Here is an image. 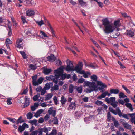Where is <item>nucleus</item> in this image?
<instances>
[{
    "mask_svg": "<svg viewBox=\"0 0 135 135\" xmlns=\"http://www.w3.org/2000/svg\"><path fill=\"white\" fill-rule=\"evenodd\" d=\"M102 21L103 25L104 26L103 31L106 34H109L112 32L115 28H118L120 26V22L119 20L115 21L114 25L111 23L107 18L103 20Z\"/></svg>",
    "mask_w": 135,
    "mask_h": 135,
    "instance_id": "1",
    "label": "nucleus"
},
{
    "mask_svg": "<svg viewBox=\"0 0 135 135\" xmlns=\"http://www.w3.org/2000/svg\"><path fill=\"white\" fill-rule=\"evenodd\" d=\"M64 68V66H61L57 70H55V76L56 79H58L60 78L59 80L61 79L62 80L65 79L66 76V74H62L63 69Z\"/></svg>",
    "mask_w": 135,
    "mask_h": 135,
    "instance_id": "2",
    "label": "nucleus"
},
{
    "mask_svg": "<svg viewBox=\"0 0 135 135\" xmlns=\"http://www.w3.org/2000/svg\"><path fill=\"white\" fill-rule=\"evenodd\" d=\"M84 85L88 87V88L86 89V92L90 93L95 90L97 88L95 82H84Z\"/></svg>",
    "mask_w": 135,
    "mask_h": 135,
    "instance_id": "3",
    "label": "nucleus"
},
{
    "mask_svg": "<svg viewBox=\"0 0 135 135\" xmlns=\"http://www.w3.org/2000/svg\"><path fill=\"white\" fill-rule=\"evenodd\" d=\"M67 66L66 68V70L67 71H74V67L72 62L70 60L67 61Z\"/></svg>",
    "mask_w": 135,
    "mask_h": 135,
    "instance_id": "4",
    "label": "nucleus"
},
{
    "mask_svg": "<svg viewBox=\"0 0 135 135\" xmlns=\"http://www.w3.org/2000/svg\"><path fill=\"white\" fill-rule=\"evenodd\" d=\"M83 66L82 63L81 62H79L78 65L74 68V71L75 70L77 72L80 74V72L82 71L81 70Z\"/></svg>",
    "mask_w": 135,
    "mask_h": 135,
    "instance_id": "5",
    "label": "nucleus"
},
{
    "mask_svg": "<svg viewBox=\"0 0 135 135\" xmlns=\"http://www.w3.org/2000/svg\"><path fill=\"white\" fill-rule=\"evenodd\" d=\"M97 84L100 86L98 88L99 89L102 91L104 90V88L107 87V86L105 84H104L101 81H97Z\"/></svg>",
    "mask_w": 135,
    "mask_h": 135,
    "instance_id": "6",
    "label": "nucleus"
},
{
    "mask_svg": "<svg viewBox=\"0 0 135 135\" xmlns=\"http://www.w3.org/2000/svg\"><path fill=\"white\" fill-rule=\"evenodd\" d=\"M23 42V40L21 39H18L17 40L16 44V47L19 48H22V49Z\"/></svg>",
    "mask_w": 135,
    "mask_h": 135,
    "instance_id": "7",
    "label": "nucleus"
},
{
    "mask_svg": "<svg viewBox=\"0 0 135 135\" xmlns=\"http://www.w3.org/2000/svg\"><path fill=\"white\" fill-rule=\"evenodd\" d=\"M30 132L28 131L24 132L23 135H34V127L33 125L30 129Z\"/></svg>",
    "mask_w": 135,
    "mask_h": 135,
    "instance_id": "8",
    "label": "nucleus"
},
{
    "mask_svg": "<svg viewBox=\"0 0 135 135\" xmlns=\"http://www.w3.org/2000/svg\"><path fill=\"white\" fill-rule=\"evenodd\" d=\"M46 79L49 80V81L52 80L53 82L56 83V84H57V79L55 78V76H54L52 75H51L49 77H46Z\"/></svg>",
    "mask_w": 135,
    "mask_h": 135,
    "instance_id": "9",
    "label": "nucleus"
},
{
    "mask_svg": "<svg viewBox=\"0 0 135 135\" xmlns=\"http://www.w3.org/2000/svg\"><path fill=\"white\" fill-rule=\"evenodd\" d=\"M25 103L23 105V107H22L23 108L28 106L30 104L29 98L27 96H25Z\"/></svg>",
    "mask_w": 135,
    "mask_h": 135,
    "instance_id": "10",
    "label": "nucleus"
},
{
    "mask_svg": "<svg viewBox=\"0 0 135 135\" xmlns=\"http://www.w3.org/2000/svg\"><path fill=\"white\" fill-rule=\"evenodd\" d=\"M44 79L42 77L40 78L37 81L34 80V86L38 85L43 81Z\"/></svg>",
    "mask_w": 135,
    "mask_h": 135,
    "instance_id": "11",
    "label": "nucleus"
},
{
    "mask_svg": "<svg viewBox=\"0 0 135 135\" xmlns=\"http://www.w3.org/2000/svg\"><path fill=\"white\" fill-rule=\"evenodd\" d=\"M76 104L75 102H71L69 104L68 107V109L70 110H71L73 109H75L76 107Z\"/></svg>",
    "mask_w": 135,
    "mask_h": 135,
    "instance_id": "12",
    "label": "nucleus"
},
{
    "mask_svg": "<svg viewBox=\"0 0 135 135\" xmlns=\"http://www.w3.org/2000/svg\"><path fill=\"white\" fill-rule=\"evenodd\" d=\"M53 107H51L48 110V113L49 114H51L53 116L56 115V111L52 109Z\"/></svg>",
    "mask_w": 135,
    "mask_h": 135,
    "instance_id": "13",
    "label": "nucleus"
},
{
    "mask_svg": "<svg viewBox=\"0 0 135 135\" xmlns=\"http://www.w3.org/2000/svg\"><path fill=\"white\" fill-rule=\"evenodd\" d=\"M125 34L129 37H132L134 36V32L130 30H127Z\"/></svg>",
    "mask_w": 135,
    "mask_h": 135,
    "instance_id": "14",
    "label": "nucleus"
},
{
    "mask_svg": "<svg viewBox=\"0 0 135 135\" xmlns=\"http://www.w3.org/2000/svg\"><path fill=\"white\" fill-rule=\"evenodd\" d=\"M47 59L49 61L53 62L55 61L56 58L53 55L51 54L48 57Z\"/></svg>",
    "mask_w": 135,
    "mask_h": 135,
    "instance_id": "15",
    "label": "nucleus"
},
{
    "mask_svg": "<svg viewBox=\"0 0 135 135\" xmlns=\"http://www.w3.org/2000/svg\"><path fill=\"white\" fill-rule=\"evenodd\" d=\"M44 110L43 109H41L39 110L38 111L36 112L34 115V116L36 117H37L39 116L43 112Z\"/></svg>",
    "mask_w": 135,
    "mask_h": 135,
    "instance_id": "16",
    "label": "nucleus"
},
{
    "mask_svg": "<svg viewBox=\"0 0 135 135\" xmlns=\"http://www.w3.org/2000/svg\"><path fill=\"white\" fill-rule=\"evenodd\" d=\"M42 128H39L37 130L34 131V135H36L37 134L38 135H42Z\"/></svg>",
    "mask_w": 135,
    "mask_h": 135,
    "instance_id": "17",
    "label": "nucleus"
},
{
    "mask_svg": "<svg viewBox=\"0 0 135 135\" xmlns=\"http://www.w3.org/2000/svg\"><path fill=\"white\" fill-rule=\"evenodd\" d=\"M52 83L50 82L47 83L45 84L44 88L46 90H48L50 88L51 86L52 85Z\"/></svg>",
    "mask_w": 135,
    "mask_h": 135,
    "instance_id": "18",
    "label": "nucleus"
},
{
    "mask_svg": "<svg viewBox=\"0 0 135 135\" xmlns=\"http://www.w3.org/2000/svg\"><path fill=\"white\" fill-rule=\"evenodd\" d=\"M26 15L27 16H31L34 15L33 10H28L26 11Z\"/></svg>",
    "mask_w": 135,
    "mask_h": 135,
    "instance_id": "19",
    "label": "nucleus"
},
{
    "mask_svg": "<svg viewBox=\"0 0 135 135\" xmlns=\"http://www.w3.org/2000/svg\"><path fill=\"white\" fill-rule=\"evenodd\" d=\"M52 71L51 69H48L47 68H45L43 71V72L45 74H49Z\"/></svg>",
    "mask_w": 135,
    "mask_h": 135,
    "instance_id": "20",
    "label": "nucleus"
},
{
    "mask_svg": "<svg viewBox=\"0 0 135 135\" xmlns=\"http://www.w3.org/2000/svg\"><path fill=\"white\" fill-rule=\"evenodd\" d=\"M110 92H111V93L114 94H118L119 92V90L117 89H111L110 90Z\"/></svg>",
    "mask_w": 135,
    "mask_h": 135,
    "instance_id": "21",
    "label": "nucleus"
},
{
    "mask_svg": "<svg viewBox=\"0 0 135 135\" xmlns=\"http://www.w3.org/2000/svg\"><path fill=\"white\" fill-rule=\"evenodd\" d=\"M80 74H83V76L85 78H88V75H90V74L89 72H87L85 73L83 71H82L80 72Z\"/></svg>",
    "mask_w": 135,
    "mask_h": 135,
    "instance_id": "22",
    "label": "nucleus"
},
{
    "mask_svg": "<svg viewBox=\"0 0 135 135\" xmlns=\"http://www.w3.org/2000/svg\"><path fill=\"white\" fill-rule=\"evenodd\" d=\"M58 89V85L57 84H55L51 88V91H53L54 90H57Z\"/></svg>",
    "mask_w": 135,
    "mask_h": 135,
    "instance_id": "23",
    "label": "nucleus"
},
{
    "mask_svg": "<svg viewBox=\"0 0 135 135\" xmlns=\"http://www.w3.org/2000/svg\"><path fill=\"white\" fill-rule=\"evenodd\" d=\"M53 94L51 93L48 94L45 97V100H48L51 98L52 97Z\"/></svg>",
    "mask_w": 135,
    "mask_h": 135,
    "instance_id": "24",
    "label": "nucleus"
},
{
    "mask_svg": "<svg viewBox=\"0 0 135 135\" xmlns=\"http://www.w3.org/2000/svg\"><path fill=\"white\" fill-rule=\"evenodd\" d=\"M67 101L66 98L64 96H62L61 98L60 102L62 104H65Z\"/></svg>",
    "mask_w": 135,
    "mask_h": 135,
    "instance_id": "25",
    "label": "nucleus"
},
{
    "mask_svg": "<svg viewBox=\"0 0 135 135\" xmlns=\"http://www.w3.org/2000/svg\"><path fill=\"white\" fill-rule=\"evenodd\" d=\"M124 128L128 129H131V126L126 122L123 125Z\"/></svg>",
    "mask_w": 135,
    "mask_h": 135,
    "instance_id": "26",
    "label": "nucleus"
},
{
    "mask_svg": "<svg viewBox=\"0 0 135 135\" xmlns=\"http://www.w3.org/2000/svg\"><path fill=\"white\" fill-rule=\"evenodd\" d=\"M126 106L127 107L129 108V109L131 111H132L133 109L132 107V105L130 103H126L125 104Z\"/></svg>",
    "mask_w": 135,
    "mask_h": 135,
    "instance_id": "27",
    "label": "nucleus"
},
{
    "mask_svg": "<svg viewBox=\"0 0 135 135\" xmlns=\"http://www.w3.org/2000/svg\"><path fill=\"white\" fill-rule=\"evenodd\" d=\"M33 114L31 112H30L27 114V117L28 119H30L33 117Z\"/></svg>",
    "mask_w": 135,
    "mask_h": 135,
    "instance_id": "28",
    "label": "nucleus"
},
{
    "mask_svg": "<svg viewBox=\"0 0 135 135\" xmlns=\"http://www.w3.org/2000/svg\"><path fill=\"white\" fill-rule=\"evenodd\" d=\"M19 52L21 54L23 59H26L27 58L26 54L25 52L22 51H20Z\"/></svg>",
    "mask_w": 135,
    "mask_h": 135,
    "instance_id": "29",
    "label": "nucleus"
},
{
    "mask_svg": "<svg viewBox=\"0 0 135 135\" xmlns=\"http://www.w3.org/2000/svg\"><path fill=\"white\" fill-rule=\"evenodd\" d=\"M36 22L39 26H41L42 25L45 24V23L43 20H42L40 21H36Z\"/></svg>",
    "mask_w": 135,
    "mask_h": 135,
    "instance_id": "30",
    "label": "nucleus"
},
{
    "mask_svg": "<svg viewBox=\"0 0 135 135\" xmlns=\"http://www.w3.org/2000/svg\"><path fill=\"white\" fill-rule=\"evenodd\" d=\"M116 111L117 113L121 117L122 116V113L120 110L119 108L117 107L116 109Z\"/></svg>",
    "mask_w": 135,
    "mask_h": 135,
    "instance_id": "31",
    "label": "nucleus"
},
{
    "mask_svg": "<svg viewBox=\"0 0 135 135\" xmlns=\"http://www.w3.org/2000/svg\"><path fill=\"white\" fill-rule=\"evenodd\" d=\"M74 86L72 85H70L69 88V92L70 93H72L73 91Z\"/></svg>",
    "mask_w": 135,
    "mask_h": 135,
    "instance_id": "32",
    "label": "nucleus"
},
{
    "mask_svg": "<svg viewBox=\"0 0 135 135\" xmlns=\"http://www.w3.org/2000/svg\"><path fill=\"white\" fill-rule=\"evenodd\" d=\"M119 98L120 99L122 98H123L127 97V96L122 92H120L119 93Z\"/></svg>",
    "mask_w": 135,
    "mask_h": 135,
    "instance_id": "33",
    "label": "nucleus"
},
{
    "mask_svg": "<svg viewBox=\"0 0 135 135\" xmlns=\"http://www.w3.org/2000/svg\"><path fill=\"white\" fill-rule=\"evenodd\" d=\"M25 129L24 127L22 126H19V127L18 128V131L20 132H21L23 131Z\"/></svg>",
    "mask_w": 135,
    "mask_h": 135,
    "instance_id": "34",
    "label": "nucleus"
},
{
    "mask_svg": "<svg viewBox=\"0 0 135 135\" xmlns=\"http://www.w3.org/2000/svg\"><path fill=\"white\" fill-rule=\"evenodd\" d=\"M90 78L93 81H96L97 80V77L95 75H93L92 76H91Z\"/></svg>",
    "mask_w": 135,
    "mask_h": 135,
    "instance_id": "35",
    "label": "nucleus"
},
{
    "mask_svg": "<svg viewBox=\"0 0 135 135\" xmlns=\"http://www.w3.org/2000/svg\"><path fill=\"white\" fill-rule=\"evenodd\" d=\"M76 90L78 92L80 93H81L82 91V87L80 86L77 87L76 88Z\"/></svg>",
    "mask_w": 135,
    "mask_h": 135,
    "instance_id": "36",
    "label": "nucleus"
},
{
    "mask_svg": "<svg viewBox=\"0 0 135 135\" xmlns=\"http://www.w3.org/2000/svg\"><path fill=\"white\" fill-rule=\"evenodd\" d=\"M95 103L97 105L100 106L103 105V102L101 101L97 100L95 102Z\"/></svg>",
    "mask_w": 135,
    "mask_h": 135,
    "instance_id": "37",
    "label": "nucleus"
},
{
    "mask_svg": "<svg viewBox=\"0 0 135 135\" xmlns=\"http://www.w3.org/2000/svg\"><path fill=\"white\" fill-rule=\"evenodd\" d=\"M120 34V33L118 31H117V32L115 34V35H112V37L114 38H117V37Z\"/></svg>",
    "mask_w": 135,
    "mask_h": 135,
    "instance_id": "38",
    "label": "nucleus"
},
{
    "mask_svg": "<svg viewBox=\"0 0 135 135\" xmlns=\"http://www.w3.org/2000/svg\"><path fill=\"white\" fill-rule=\"evenodd\" d=\"M21 18L23 23L24 24L27 22L26 21V18L25 17L22 16L21 17Z\"/></svg>",
    "mask_w": 135,
    "mask_h": 135,
    "instance_id": "39",
    "label": "nucleus"
},
{
    "mask_svg": "<svg viewBox=\"0 0 135 135\" xmlns=\"http://www.w3.org/2000/svg\"><path fill=\"white\" fill-rule=\"evenodd\" d=\"M118 104V103L117 102H114L111 103V105L114 108L116 107Z\"/></svg>",
    "mask_w": 135,
    "mask_h": 135,
    "instance_id": "40",
    "label": "nucleus"
},
{
    "mask_svg": "<svg viewBox=\"0 0 135 135\" xmlns=\"http://www.w3.org/2000/svg\"><path fill=\"white\" fill-rule=\"evenodd\" d=\"M111 117L110 113L109 112H108L107 116V118L108 121H109L111 120Z\"/></svg>",
    "mask_w": 135,
    "mask_h": 135,
    "instance_id": "41",
    "label": "nucleus"
},
{
    "mask_svg": "<svg viewBox=\"0 0 135 135\" xmlns=\"http://www.w3.org/2000/svg\"><path fill=\"white\" fill-rule=\"evenodd\" d=\"M7 119L9 120L11 122H12L13 123H15L16 120L15 119L13 118H7Z\"/></svg>",
    "mask_w": 135,
    "mask_h": 135,
    "instance_id": "42",
    "label": "nucleus"
},
{
    "mask_svg": "<svg viewBox=\"0 0 135 135\" xmlns=\"http://www.w3.org/2000/svg\"><path fill=\"white\" fill-rule=\"evenodd\" d=\"M29 86L30 91V94L31 96H32V90L31 84L30 83H29Z\"/></svg>",
    "mask_w": 135,
    "mask_h": 135,
    "instance_id": "43",
    "label": "nucleus"
},
{
    "mask_svg": "<svg viewBox=\"0 0 135 135\" xmlns=\"http://www.w3.org/2000/svg\"><path fill=\"white\" fill-rule=\"evenodd\" d=\"M12 41L9 38H7L6 40L5 43L6 44H11L12 43Z\"/></svg>",
    "mask_w": 135,
    "mask_h": 135,
    "instance_id": "44",
    "label": "nucleus"
},
{
    "mask_svg": "<svg viewBox=\"0 0 135 135\" xmlns=\"http://www.w3.org/2000/svg\"><path fill=\"white\" fill-rule=\"evenodd\" d=\"M46 90H47L45 89L44 88L43 89L42 88V90H41V91H40L41 92V95H43L45 94L46 92Z\"/></svg>",
    "mask_w": 135,
    "mask_h": 135,
    "instance_id": "45",
    "label": "nucleus"
},
{
    "mask_svg": "<svg viewBox=\"0 0 135 135\" xmlns=\"http://www.w3.org/2000/svg\"><path fill=\"white\" fill-rule=\"evenodd\" d=\"M84 81V79L83 78H81L79 79L78 81V83H82Z\"/></svg>",
    "mask_w": 135,
    "mask_h": 135,
    "instance_id": "46",
    "label": "nucleus"
},
{
    "mask_svg": "<svg viewBox=\"0 0 135 135\" xmlns=\"http://www.w3.org/2000/svg\"><path fill=\"white\" fill-rule=\"evenodd\" d=\"M115 99V97H111L110 98V102L111 103L114 102Z\"/></svg>",
    "mask_w": 135,
    "mask_h": 135,
    "instance_id": "47",
    "label": "nucleus"
},
{
    "mask_svg": "<svg viewBox=\"0 0 135 135\" xmlns=\"http://www.w3.org/2000/svg\"><path fill=\"white\" fill-rule=\"evenodd\" d=\"M40 33L41 35L43 36L44 37H47V35L42 31H40Z\"/></svg>",
    "mask_w": 135,
    "mask_h": 135,
    "instance_id": "48",
    "label": "nucleus"
},
{
    "mask_svg": "<svg viewBox=\"0 0 135 135\" xmlns=\"http://www.w3.org/2000/svg\"><path fill=\"white\" fill-rule=\"evenodd\" d=\"M57 131L56 130H53L50 133L51 135H56L57 133Z\"/></svg>",
    "mask_w": 135,
    "mask_h": 135,
    "instance_id": "49",
    "label": "nucleus"
},
{
    "mask_svg": "<svg viewBox=\"0 0 135 135\" xmlns=\"http://www.w3.org/2000/svg\"><path fill=\"white\" fill-rule=\"evenodd\" d=\"M42 88L40 86H38L37 88H36V91L38 92H40L42 90Z\"/></svg>",
    "mask_w": 135,
    "mask_h": 135,
    "instance_id": "50",
    "label": "nucleus"
},
{
    "mask_svg": "<svg viewBox=\"0 0 135 135\" xmlns=\"http://www.w3.org/2000/svg\"><path fill=\"white\" fill-rule=\"evenodd\" d=\"M114 125L116 127H118L119 125L118 121L117 120H114Z\"/></svg>",
    "mask_w": 135,
    "mask_h": 135,
    "instance_id": "51",
    "label": "nucleus"
},
{
    "mask_svg": "<svg viewBox=\"0 0 135 135\" xmlns=\"http://www.w3.org/2000/svg\"><path fill=\"white\" fill-rule=\"evenodd\" d=\"M45 23V22H44ZM45 23H46L47 24H46L45 25H48L49 27L50 30H51L52 31V27L51 26L50 24L49 23V22L48 20H47L46 21V22Z\"/></svg>",
    "mask_w": 135,
    "mask_h": 135,
    "instance_id": "52",
    "label": "nucleus"
},
{
    "mask_svg": "<svg viewBox=\"0 0 135 135\" xmlns=\"http://www.w3.org/2000/svg\"><path fill=\"white\" fill-rule=\"evenodd\" d=\"M88 98L86 97H85L82 99V100L85 102H86L88 101Z\"/></svg>",
    "mask_w": 135,
    "mask_h": 135,
    "instance_id": "53",
    "label": "nucleus"
},
{
    "mask_svg": "<svg viewBox=\"0 0 135 135\" xmlns=\"http://www.w3.org/2000/svg\"><path fill=\"white\" fill-rule=\"evenodd\" d=\"M96 2L97 3L99 6L100 7H102L103 6V3L101 2H98V0H97V2Z\"/></svg>",
    "mask_w": 135,
    "mask_h": 135,
    "instance_id": "54",
    "label": "nucleus"
},
{
    "mask_svg": "<svg viewBox=\"0 0 135 135\" xmlns=\"http://www.w3.org/2000/svg\"><path fill=\"white\" fill-rule=\"evenodd\" d=\"M25 36L26 37L27 36V35H30V34H31L30 32L28 31L27 30H25Z\"/></svg>",
    "mask_w": 135,
    "mask_h": 135,
    "instance_id": "55",
    "label": "nucleus"
},
{
    "mask_svg": "<svg viewBox=\"0 0 135 135\" xmlns=\"http://www.w3.org/2000/svg\"><path fill=\"white\" fill-rule=\"evenodd\" d=\"M53 121L54 124H58V120L56 117L54 118Z\"/></svg>",
    "mask_w": 135,
    "mask_h": 135,
    "instance_id": "56",
    "label": "nucleus"
},
{
    "mask_svg": "<svg viewBox=\"0 0 135 135\" xmlns=\"http://www.w3.org/2000/svg\"><path fill=\"white\" fill-rule=\"evenodd\" d=\"M32 0H28L26 1V3L28 4L31 5L32 4Z\"/></svg>",
    "mask_w": 135,
    "mask_h": 135,
    "instance_id": "57",
    "label": "nucleus"
},
{
    "mask_svg": "<svg viewBox=\"0 0 135 135\" xmlns=\"http://www.w3.org/2000/svg\"><path fill=\"white\" fill-rule=\"evenodd\" d=\"M107 91H106L103 93L101 95L103 98L105 97L106 95H107Z\"/></svg>",
    "mask_w": 135,
    "mask_h": 135,
    "instance_id": "58",
    "label": "nucleus"
},
{
    "mask_svg": "<svg viewBox=\"0 0 135 135\" xmlns=\"http://www.w3.org/2000/svg\"><path fill=\"white\" fill-rule=\"evenodd\" d=\"M102 110V108L99 107L97 109V111L98 112V114H101V110Z\"/></svg>",
    "mask_w": 135,
    "mask_h": 135,
    "instance_id": "59",
    "label": "nucleus"
},
{
    "mask_svg": "<svg viewBox=\"0 0 135 135\" xmlns=\"http://www.w3.org/2000/svg\"><path fill=\"white\" fill-rule=\"evenodd\" d=\"M28 88L27 87L26 89L24 90L23 92L22 93V94H26L28 92Z\"/></svg>",
    "mask_w": 135,
    "mask_h": 135,
    "instance_id": "60",
    "label": "nucleus"
},
{
    "mask_svg": "<svg viewBox=\"0 0 135 135\" xmlns=\"http://www.w3.org/2000/svg\"><path fill=\"white\" fill-rule=\"evenodd\" d=\"M42 132H44L45 133H47L48 132V130L47 128H42Z\"/></svg>",
    "mask_w": 135,
    "mask_h": 135,
    "instance_id": "61",
    "label": "nucleus"
},
{
    "mask_svg": "<svg viewBox=\"0 0 135 135\" xmlns=\"http://www.w3.org/2000/svg\"><path fill=\"white\" fill-rule=\"evenodd\" d=\"M40 94H38L37 95L34 96V101H36L40 97Z\"/></svg>",
    "mask_w": 135,
    "mask_h": 135,
    "instance_id": "62",
    "label": "nucleus"
},
{
    "mask_svg": "<svg viewBox=\"0 0 135 135\" xmlns=\"http://www.w3.org/2000/svg\"><path fill=\"white\" fill-rule=\"evenodd\" d=\"M118 101L119 103L122 104V105H124V104L125 102L124 101L122 100L121 99H119L118 100Z\"/></svg>",
    "mask_w": 135,
    "mask_h": 135,
    "instance_id": "63",
    "label": "nucleus"
},
{
    "mask_svg": "<svg viewBox=\"0 0 135 135\" xmlns=\"http://www.w3.org/2000/svg\"><path fill=\"white\" fill-rule=\"evenodd\" d=\"M128 115L130 116V117L131 118H134L135 119V113L129 114Z\"/></svg>",
    "mask_w": 135,
    "mask_h": 135,
    "instance_id": "64",
    "label": "nucleus"
}]
</instances>
